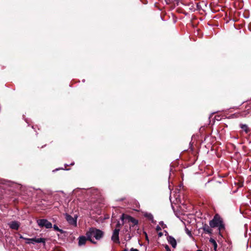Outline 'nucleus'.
I'll list each match as a JSON object with an SVG mask.
<instances>
[{
	"label": "nucleus",
	"instance_id": "obj_3",
	"mask_svg": "<svg viewBox=\"0 0 251 251\" xmlns=\"http://www.w3.org/2000/svg\"><path fill=\"white\" fill-rule=\"evenodd\" d=\"M24 240H25V243L26 244H33L35 243H45V239L40 238H24Z\"/></svg>",
	"mask_w": 251,
	"mask_h": 251
},
{
	"label": "nucleus",
	"instance_id": "obj_6",
	"mask_svg": "<svg viewBox=\"0 0 251 251\" xmlns=\"http://www.w3.org/2000/svg\"><path fill=\"white\" fill-rule=\"evenodd\" d=\"M66 220L68 221V222L74 226H76V218H74L72 217L71 216L66 214Z\"/></svg>",
	"mask_w": 251,
	"mask_h": 251
},
{
	"label": "nucleus",
	"instance_id": "obj_5",
	"mask_svg": "<svg viewBox=\"0 0 251 251\" xmlns=\"http://www.w3.org/2000/svg\"><path fill=\"white\" fill-rule=\"evenodd\" d=\"M120 229L116 228L114 229L111 237L112 240L115 243H119V233Z\"/></svg>",
	"mask_w": 251,
	"mask_h": 251
},
{
	"label": "nucleus",
	"instance_id": "obj_14",
	"mask_svg": "<svg viewBox=\"0 0 251 251\" xmlns=\"http://www.w3.org/2000/svg\"><path fill=\"white\" fill-rule=\"evenodd\" d=\"M209 242L213 244V245L214 246V250L215 251H216L217 248V244L216 241L213 238H210L209 239Z\"/></svg>",
	"mask_w": 251,
	"mask_h": 251
},
{
	"label": "nucleus",
	"instance_id": "obj_17",
	"mask_svg": "<svg viewBox=\"0 0 251 251\" xmlns=\"http://www.w3.org/2000/svg\"><path fill=\"white\" fill-rule=\"evenodd\" d=\"M165 248L166 251H171V249H170L168 245H166L165 246Z\"/></svg>",
	"mask_w": 251,
	"mask_h": 251
},
{
	"label": "nucleus",
	"instance_id": "obj_10",
	"mask_svg": "<svg viewBox=\"0 0 251 251\" xmlns=\"http://www.w3.org/2000/svg\"><path fill=\"white\" fill-rule=\"evenodd\" d=\"M240 127L246 133H249L250 131L249 127L246 124H240Z\"/></svg>",
	"mask_w": 251,
	"mask_h": 251
},
{
	"label": "nucleus",
	"instance_id": "obj_1",
	"mask_svg": "<svg viewBox=\"0 0 251 251\" xmlns=\"http://www.w3.org/2000/svg\"><path fill=\"white\" fill-rule=\"evenodd\" d=\"M86 235L88 240L92 243L96 244V242L93 240V238H95L96 240H100L103 236V232L100 229L92 227L86 232Z\"/></svg>",
	"mask_w": 251,
	"mask_h": 251
},
{
	"label": "nucleus",
	"instance_id": "obj_16",
	"mask_svg": "<svg viewBox=\"0 0 251 251\" xmlns=\"http://www.w3.org/2000/svg\"><path fill=\"white\" fill-rule=\"evenodd\" d=\"M53 228L54 229V230L56 231H60L61 233H63V230L62 229H59L56 225L53 226Z\"/></svg>",
	"mask_w": 251,
	"mask_h": 251
},
{
	"label": "nucleus",
	"instance_id": "obj_21",
	"mask_svg": "<svg viewBox=\"0 0 251 251\" xmlns=\"http://www.w3.org/2000/svg\"><path fill=\"white\" fill-rule=\"evenodd\" d=\"M159 229H160V227L159 226H157V229L158 230Z\"/></svg>",
	"mask_w": 251,
	"mask_h": 251
},
{
	"label": "nucleus",
	"instance_id": "obj_2",
	"mask_svg": "<svg viewBox=\"0 0 251 251\" xmlns=\"http://www.w3.org/2000/svg\"><path fill=\"white\" fill-rule=\"evenodd\" d=\"M209 225L211 227H218L220 230L224 228L221 218L218 215H216L213 220L210 221Z\"/></svg>",
	"mask_w": 251,
	"mask_h": 251
},
{
	"label": "nucleus",
	"instance_id": "obj_22",
	"mask_svg": "<svg viewBox=\"0 0 251 251\" xmlns=\"http://www.w3.org/2000/svg\"><path fill=\"white\" fill-rule=\"evenodd\" d=\"M197 251H202L201 250H197Z\"/></svg>",
	"mask_w": 251,
	"mask_h": 251
},
{
	"label": "nucleus",
	"instance_id": "obj_19",
	"mask_svg": "<svg viewBox=\"0 0 251 251\" xmlns=\"http://www.w3.org/2000/svg\"><path fill=\"white\" fill-rule=\"evenodd\" d=\"M130 251H139L137 249L131 248Z\"/></svg>",
	"mask_w": 251,
	"mask_h": 251
},
{
	"label": "nucleus",
	"instance_id": "obj_8",
	"mask_svg": "<svg viewBox=\"0 0 251 251\" xmlns=\"http://www.w3.org/2000/svg\"><path fill=\"white\" fill-rule=\"evenodd\" d=\"M8 225L11 229L15 230H18L20 226V223L17 221L11 222Z\"/></svg>",
	"mask_w": 251,
	"mask_h": 251
},
{
	"label": "nucleus",
	"instance_id": "obj_15",
	"mask_svg": "<svg viewBox=\"0 0 251 251\" xmlns=\"http://www.w3.org/2000/svg\"><path fill=\"white\" fill-rule=\"evenodd\" d=\"M127 218L128 221L132 223L134 225H137L138 224V221L134 218L131 216H128Z\"/></svg>",
	"mask_w": 251,
	"mask_h": 251
},
{
	"label": "nucleus",
	"instance_id": "obj_11",
	"mask_svg": "<svg viewBox=\"0 0 251 251\" xmlns=\"http://www.w3.org/2000/svg\"><path fill=\"white\" fill-rule=\"evenodd\" d=\"M251 106L250 105H248L247 107H246L247 110L245 111L242 112L241 113V116H246L247 115L250 114L251 113V110H250Z\"/></svg>",
	"mask_w": 251,
	"mask_h": 251
},
{
	"label": "nucleus",
	"instance_id": "obj_12",
	"mask_svg": "<svg viewBox=\"0 0 251 251\" xmlns=\"http://www.w3.org/2000/svg\"><path fill=\"white\" fill-rule=\"evenodd\" d=\"M203 230L207 233L211 234L212 233V229L208 225H205L203 226Z\"/></svg>",
	"mask_w": 251,
	"mask_h": 251
},
{
	"label": "nucleus",
	"instance_id": "obj_7",
	"mask_svg": "<svg viewBox=\"0 0 251 251\" xmlns=\"http://www.w3.org/2000/svg\"><path fill=\"white\" fill-rule=\"evenodd\" d=\"M168 242L171 244L173 248H175L176 246V239L171 236H169L167 237Z\"/></svg>",
	"mask_w": 251,
	"mask_h": 251
},
{
	"label": "nucleus",
	"instance_id": "obj_20",
	"mask_svg": "<svg viewBox=\"0 0 251 251\" xmlns=\"http://www.w3.org/2000/svg\"><path fill=\"white\" fill-rule=\"evenodd\" d=\"M20 238H21V239H24V238H25V237H23V236H22V235H20Z\"/></svg>",
	"mask_w": 251,
	"mask_h": 251
},
{
	"label": "nucleus",
	"instance_id": "obj_9",
	"mask_svg": "<svg viewBox=\"0 0 251 251\" xmlns=\"http://www.w3.org/2000/svg\"><path fill=\"white\" fill-rule=\"evenodd\" d=\"M87 240H88L87 237H86L84 236H80L78 238V245L80 246L84 245L85 244Z\"/></svg>",
	"mask_w": 251,
	"mask_h": 251
},
{
	"label": "nucleus",
	"instance_id": "obj_4",
	"mask_svg": "<svg viewBox=\"0 0 251 251\" xmlns=\"http://www.w3.org/2000/svg\"><path fill=\"white\" fill-rule=\"evenodd\" d=\"M38 226L40 227H45L47 228H50L52 227L50 222L46 219H40L37 221Z\"/></svg>",
	"mask_w": 251,
	"mask_h": 251
},
{
	"label": "nucleus",
	"instance_id": "obj_13",
	"mask_svg": "<svg viewBox=\"0 0 251 251\" xmlns=\"http://www.w3.org/2000/svg\"><path fill=\"white\" fill-rule=\"evenodd\" d=\"M144 216L147 218L149 220L151 221L152 223L153 222V217L151 213L146 212L144 214Z\"/></svg>",
	"mask_w": 251,
	"mask_h": 251
},
{
	"label": "nucleus",
	"instance_id": "obj_18",
	"mask_svg": "<svg viewBox=\"0 0 251 251\" xmlns=\"http://www.w3.org/2000/svg\"><path fill=\"white\" fill-rule=\"evenodd\" d=\"M186 231L188 235H189V236H191V233L190 231H189L188 229H186Z\"/></svg>",
	"mask_w": 251,
	"mask_h": 251
}]
</instances>
